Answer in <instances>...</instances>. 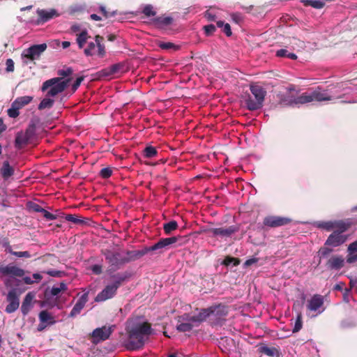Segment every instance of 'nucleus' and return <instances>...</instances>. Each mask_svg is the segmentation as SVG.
I'll use <instances>...</instances> for the list:
<instances>
[{
  "mask_svg": "<svg viewBox=\"0 0 357 357\" xmlns=\"http://www.w3.org/2000/svg\"><path fill=\"white\" fill-rule=\"evenodd\" d=\"M37 14L38 15V23L43 24L51 19L57 17L59 15L56 10L51 9L50 10H46L44 9H38Z\"/></svg>",
  "mask_w": 357,
  "mask_h": 357,
  "instance_id": "19",
  "label": "nucleus"
},
{
  "mask_svg": "<svg viewBox=\"0 0 357 357\" xmlns=\"http://www.w3.org/2000/svg\"><path fill=\"white\" fill-rule=\"evenodd\" d=\"M101 252L105 256L107 262L109 264V271H115L118 270L121 265L128 262V259L121 257L120 253L118 252L105 249L102 250Z\"/></svg>",
  "mask_w": 357,
  "mask_h": 357,
  "instance_id": "7",
  "label": "nucleus"
},
{
  "mask_svg": "<svg viewBox=\"0 0 357 357\" xmlns=\"http://www.w3.org/2000/svg\"><path fill=\"white\" fill-rule=\"evenodd\" d=\"M347 261L349 264H352L357 261V253L349 252V254L347 257Z\"/></svg>",
  "mask_w": 357,
  "mask_h": 357,
  "instance_id": "51",
  "label": "nucleus"
},
{
  "mask_svg": "<svg viewBox=\"0 0 357 357\" xmlns=\"http://www.w3.org/2000/svg\"><path fill=\"white\" fill-rule=\"evenodd\" d=\"M346 221L344 220H334V221H319L315 222V226L321 229L327 231H334L337 228L342 229V226Z\"/></svg>",
  "mask_w": 357,
  "mask_h": 357,
  "instance_id": "14",
  "label": "nucleus"
},
{
  "mask_svg": "<svg viewBox=\"0 0 357 357\" xmlns=\"http://www.w3.org/2000/svg\"><path fill=\"white\" fill-rule=\"evenodd\" d=\"M307 4L315 8H321L324 6V3L320 0H309Z\"/></svg>",
  "mask_w": 357,
  "mask_h": 357,
  "instance_id": "48",
  "label": "nucleus"
},
{
  "mask_svg": "<svg viewBox=\"0 0 357 357\" xmlns=\"http://www.w3.org/2000/svg\"><path fill=\"white\" fill-rule=\"evenodd\" d=\"M258 351L270 357H274L275 355H278L279 354V351L276 348L268 347L264 344H261L259 346Z\"/></svg>",
  "mask_w": 357,
  "mask_h": 357,
  "instance_id": "24",
  "label": "nucleus"
},
{
  "mask_svg": "<svg viewBox=\"0 0 357 357\" xmlns=\"http://www.w3.org/2000/svg\"><path fill=\"white\" fill-rule=\"evenodd\" d=\"M249 87L250 93L245 92L242 95L246 108L250 111L261 109L267 93L266 89L258 83H251Z\"/></svg>",
  "mask_w": 357,
  "mask_h": 357,
  "instance_id": "2",
  "label": "nucleus"
},
{
  "mask_svg": "<svg viewBox=\"0 0 357 357\" xmlns=\"http://www.w3.org/2000/svg\"><path fill=\"white\" fill-rule=\"evenodd\" d=\"M96 46H97L96 43H89L88 47L84 50V54L86 56L93 55V51L95 50Z\"/></svg>",
  "mask_w": 357,
  "mask_h": 357,
  "instance_id": "47",
  "label": "nucleus"
},
{
  "mask_svg": "<svg viewBox=\"0 0 357 357\" xmlns=\"http://www.w3.org/2000/svg\"><path fill=\"white\" fill-rule=\"evenodd\" d=\"M84 77L82 76L79 77H77L75 82L73 83L72 86V90L73 92H75L80 86L82 82L84 80Z\"/></svg>",
  "mask_w": 357,
  "mask_h": 357,
  "instance_id": "56",
  "label": "nucleus"
},
{
  "mask_svg": "<svg viewBox=\"0 0 357 357\" xmlns=\"http://www.w3.org/2000/svg\"><path fill=\"white\" fill-rule=\"evenodd\" d=\"M24 271L13 264L0 267V273L6 276L23 277Z\"/></svg>",
  "mask_w": 357,
  "mask_h": 357,
  "instance_id": "16",
  "label": "nucleus"
},
{
  "mask_svg": "<svg viewBox=\"0 0 357 357\" xmlns=\"http://www.w3.org/2000/svg\"><path fill=\"white\" fill-rule=\"evenodd\" d=\"M142 13L146 17L155 16L156 15V12L153 10V8L151 5L148 4L144 6L143 8Z\"/></svg>",
  "mask_w": 357,
  "mask_h": 357,
  "instance_id": "43",
  "label": "nucleus"
},
{
  "mask_svg": "<svg viewBox=\"0 0 357 357\" xmlns=\"http://www.w3.org/2000/svg\"><path fill=\"white\" fill-rule=\"evenodd\" d=\"M222 31L226 34L227 36H231L232 33L229 24L225 23V24L222 27Z\"/></svg>",
  "mask_w": 357,
  "mask_h": 357,
  "instance_id": "61",
  "label": "nucleus"
},
{
  "mask_svg": "<svg viewBox=\"0 0 357 357\" xmlns=\"http://www.w3.org/2000/svg\"><path fill=\"white\" fill-rule=\"evenodd\" d=\"M288 53H289V52H288L287 50L280 49L276 52L275 55L278 57H287V58Z\"/></svg>",
  "mask_w": 357,
  "mask_h": 357,
  "instance_id": "59",
  "label": "nucleus"
},
{
  "mask_svg": "<svg viewBox=\"0 0 357 357\" xmlns=\"http://www.w3.org/2000/svg\"><path fill=\"white\" fill-rule=\"evenodd\" d=\"M313 101L312 93L310 94H307L306 93H303L300 96L297 97L294 102L295 104H305L307 102H310Z\"/></svg>",
  "mask_w": 357,
  "mask_h": 357,
  "instance_id": "30",
  "label": "nucleus"
},
{
  "mask_svg": "<svg viewBox=\"0 0 357 357\" xmlns=\"http://www.w3.org/2000/svg\"><path fill=\"white\" fill-rule=\"evenodd\" d=\"M211 316H214L218 323L221 324L228 314L227 307L222 305H213L210 307Z\"/></svg>",
  "mask_w": 357,
  "mask_h": 357,
  "instance_id": "17",
  "label": "nucleus"
},
{
  "mask_svg": "<svg viewBox=\"0 0 357 357\" xmlns=\"http://www.w3.org/2000/svg\"><path fill=\"white\" fill-rule=\"evenodd\" d=\"M303 326L302 314L298 313L296 319L294 327L292 330L294 333L298 332Z\"/></svg>",
  "mask_w": 357,
  "mask_h": 357,
  "instance_id": "41",
  "label": "nucleus"
},
{
  "mask_svg": "<svg viewBox=\"0 0 357 357\" xmlns=\"http://www.w3.org/2000/svg\"><path fill=\"white\" fill-rule=\"evenodd\" d=\"M20 292L15 288L10 290L6 296V301L8 303L6 307L5 311L8 314L15 312L20 306Z\"/></svg>",
  "mask_w": 357,
  "mask_h": 357,
  "instance_id": "9",
  "label": "nucleus"
},
{
  "mask_svg": "<svg viewBox=\"0 0 357 357\" xmlns=\"http://www.w3.org/2000/svg\"><path fill=\"white\" fill-rule=\"evenodd\" d=\"M113 279V283L107 285L95 298L96 302L105 301L107 299L113 298L117 291V289L121 286L126 280L127 275L123 273H116L111 276Z\"/></svg>",
  "mask_w": 357,
  "mask_h": 357,
  "instance_id": "3",
  "label": "nucleus"
},
{
  "mask_svg": "<svg viewBox=\"0 0 357 357\" xmlns=\"http://www.w3.org/2000/svg\"><path fill=\"white\" fill-rule=\"evenodd\" d=\"M73 73V69L71 68H68L66 70H59L58 71V75L62 76L63 77H68Z\"/></svg>",
  "mask_w": 357,
  "mask_h": 357,
  "instance_id": "55",
  "label": "nucleus"
},
{
  "mask_svg": "<svg viewBox=\"0 0 357 357\" xmlns=\"http://www.w3.org/2000/svg\"><path fill=\"white\" fill-rule=\"evenodd\" d=\"M173 19L171 17H158L153 19V22L157 25H169Z\"/></svg>",
  "mask_w": 357,
  "mask_h": 357,
  "instance_id": "34",
  "label": "nucleus"
},
{
  "mask_svg": "<svg viewBox=\"0 0 357 357\" xmlns=\"http://www.w3.org/2000/svg\"><path fill=\"white\" fill-rule=\"evenodd\" d=\"M54 102V101L52 99L44 98L43 100H41V102L38 105V108L39 110H43V109H47V108L50 109V108L52 107Z\"/></svg>",
  "mask_w": 357,
  "mask_h": 357,
  "instance_id": "36",
  "label": "nucleus"
},
{
  "mask_svg": "<svg viewBox=\"0 0 357 357\" xmlns=\"http://www.w3.org/2000/svg\"><path fill=\"white\" fill-rule=\"evenodd\" d=\"M193 328V325L190 323H181L176 326L178 331L181 332L190 331Z\"/></svg>",
  "mask_w": 357,
  "mask_h": 357,
  "instance_id": "42",
  "label": "nucleus"
},
{
  "mask_svg": "<svg viewBox=\"0 0 357 357\" xmlns=\"http://www.w3.org/2000/svg\"><path fill=\"white\" fill-rule=\"evenodd\" d=\"M46 49L47 45L45 43L34 45L25 50L22 56L30 61H34L38 59Z\"/></svg>",
  "mask_w": 357,
  "mask_h": 357,
  "instance_id": "10",
  "label": "nucleus"
},
{
  "mask_svg": "<svg viewBox=\"0 0 357 357\" xmlns=\"http://www.w3.org/2000/svg\"><path fill=\"white\" fill-rule=\"evenodd\" d=\"M91 270L93 273L96 275H100L102 272V266L98 264H95L92 266Z\"/></svg>",
  "mask_w": 357,
  "mask_h": 357,
  "instance_id": "60",
  "label": "nucleus"
},
{
  "mask_svg": "<svg viewBox=\"0 0 357 357\" xmlns=\"http://www.w3.org/2000/svg\"><path fill=\"white\" fill-rule=\"evenodd\" d=\"M231 264H233L234 266H238L240 264V260L238 258L227 256L222 262V264L226 266H228Z\"/></svg>",
  "mask_w": 357,
  "mask_h": 357,
  "instance_id": "38",
  "label": "nucleus"
},
{
  "mask_svg": "<svg viewBox=\"0 0 357 357\" xmlns=\"http://www.w3.org/2000/svg\"><path fill=\"white\" fill-rule=\"evenodd\" d=\"M42 213L43 214L44 218H45L48 220H53L56 219V215L50 213L45 209H44Z\"/></svg>",
  "mask_w": 357,
  "mask_h": 357,
  "instance_id": "58",
  "label": "nucleus"
},
{
  "mask_svg": "<svg viewBox=\"0 0 357 357\" xmlns=\"http://www.w3.org/2000/svg\"><path fill=\"white\" fill-rule=\"evenodd\" d=\"M0 172L3 179L6 180L13 175L14 169L10 165L8 161H4Z\"/></svg>",
  "mask_w": 357,
  "mask_h": 357,
  "instance_id": "25",
  "label": "nucleus"
},
{
  "mask_svg": "<svg viewBox=\"0 0 357 357\" xmlns=\"http://www.w3.org/2000/svg\"><path fill=\"white\" fill-rule=\"evenodd\" d=\"M178 228V223L175 220H172L163 225V229L167 235H169L173 231Z\"/></svg>",
  "mask_w": 357,
  "mask_h": 357,
  "instance_id": "31",
  "label": "nucleus"
},
{
  "mask_svg": "<svg viewBox=\"0 0 357 357\" xmlns=\"http://www.w3.org/2000/svg\"><path fill=\"white\" fill-rule=\"evenodd\" d=\"M36 124L31 123L24 133L29 139H31L36 134Z\"/></svg>",
  "mask_w": 357,
  "mask_h": 357,
  "instance_id": "39",
  "label": "nucleus"
},
{
  "mask_svg": "<svg viewBox=\"0 0 357 357\" xmlns=\"http://www.w3.org/2000/svg\"><path fill=\"white\" fill-rule=\"evenodd\" d=\"M71 78H67L62 80V77H54L43 82L41 90L45 91L50 87L47 91V96H55L63 92L67 88Z\"/></svg>",
  "mask_w": 357,
  "mask_h": 357,
  "instance_id": "4",
  "label": "nucleus"
},
{
  "mask_svg": "<svg viewBox=\"0 0 357 357\" xmlns=\"http://www.w3.org/2000/svg\"><path fill=\"white\" fill-rule=\"evenodd\" d=\"M351 222L349 221L345 222L342 225V229L337 228L328 236L324 245L331 247H338L344 244L347 240V235L344 233L351 227Z\"/></svg>",
  "mask_w": 357,
  "mask_h": 357,
  "instance_id": "5",
  "label": "nucleus"
},
{
  "mask_svg": "<svg viewBox=\"0 0 357 357\" xmlns=\"http://www.w3.org/2000/svg\"><path fill=\"white\" fill-rule=\"evenodd\" d=\"M324 298L320 294H314L307 301V308L310 311L321 313L325 310Z\"/></svg>",
  "mask_w": 357,
  "mask_h": 357,
  "instance_id": "13",
  "label": "nucleus"
},
{
  "mask_svg": "<svg viewBox=\"0 0 357 357\" xmlns=\"http://www.w3.org/2000/svg\"><path fill=\"white\" fill-rule=\"evenodd\" d=\"M6 70L8 73L14 71V61L12 59H8L6 61Z\"/></svg>",
  "mask_w": 357,
  "mask_h": 357,
  "instance_id": "50",
  "label": "nucleus"
},
{
  "mask_svg": "<svg viewBox=\"0 0 357 357\" xmlns=\"http://www.w3.org/2000/svg\"><path fill=\"white\" fill-rule=\"evenodd\" d=\"M291 222V220L289 218L268 215L264 218L263 225L268 227L275 228L287 225Z\"/></svg>",
  "mask_w": 357,
  "mask_h": 357,
  "instance_id": "12",
  "label": "nucleus"
},
{
  "mask_svg": "<svg viewBox=\"0 0 357 357\" xmlns=\"http://www.w3.org/2000/svg\"><path fill=\"white\" fill-rule=\"evenodd\" d=\"M65 219L68 221L71 222L77 225H82L84 223V221L82 219H80L79 217L72 215V214H68L66 215Z\"/></svg>",
  "mask_w": 357,
  "mask_h": 357,
  "instance_id": "40",
  "label": "nucleus"
},
{
  "mask_svg": "<svg viewBox=\"0 0 357 357\" xmlns=\"http://www.w3.org/2000/svg\"><path fill=\"white\" fill-rule=\"evenodd\" d=\"M98 49V55L100 56H103L105 54V46L102 43H98L96 45Z\"/></svg>",
  "mask_w": 357,
  "mask_h": 357,
  "instance_id": "63",
  "label": "nucleus"
},
{
  "mask_svg": "<svg viewBox=\"0 0 357 357\" xmlns=\"http://www.w3.org/2000/svg\"><path fill=\"white\" fill-rule=\"evenodd\" d=\"M144 156L147 158H153L157 156L158 151L152 146H146L143 151Z\"/></svg>",
  "mask_w": 357,
  "mask_h": 357,
  "instance_id": "32",
  "label": "nucleus"
},
{
  "mask_svg": "<svg viewBox=\"0 0 357 357\" xmlns=\"http://www.w3.org/2000/svg\"><path fill=\"white\" fill-rule=\"evenodd\" d=\"M121 67L122 66L119 63L112 65L109 68V73H107V75H112L116 73Z\"/></svg>",
  "mask_w": 357,
  "mask_h": 357,
  "instance_id": "53",
  "label": "nucleus"
},
{
  "mask_svg": "<svg viewBox=\"0 0 357 357\" xmlns=\"http://www.w3.org/2000/svg\"><path fill=\"white\" fill-rule=\"evenodd\" d=\"M29 140L30 139L23 132H18L15 139V147L21 149L24 145L27 144Z\"/></svg>",
  "mask_w": 357,
  "mask_h": 357,
  "instance_id": "26",
  "label": "nucleus"
},
{
  "mask_svg": "<svg viewBox=\"0 0 357 357\" xmlns=\"http://www.w3.org/2000/svg\"><path fill=\"white\" fill-rule=\"evenodd\" d=\"M77 43L78 44L79 48H83L84 45L86 43L88 38H91L88 35V32L86 30L82 31L81 33L77 35Z\"/></svg>",
  "mask_w": 357,
  "mask_h": 357,
  "instance_id": "29",
  "label": "nucleus"
},
{
  "mask_svg": "<svg viewBox=\"0 0 357 357\" xmlns=\"http://www.w3.org/2000/svg\"><path fill=\"white\" fill-rule=\"evenodd\" d=\"M11 254L17 257H26L29 258L31 257L30 253L28 251H23V252H16V251H12Z\"/></svg>",
  "mask_w": 357,
  "mask_h": 357,
  "instance_id": "52",
  "label": "nucleus"
},
{
  "mask_svg": "<svg viewBox=\"0 0 357 357\" xmlns=\"http://www.w3.org/2000/svg\"><path fill=\"white\" fill-rule=\"evenodd\" d=\"M33 96H24L17 98L13 102L16 105L18 108H22L25 105H27L33 100Z\"/></svg>",
  "mask_w": 357,
  "mask_h": 357,
  "instance_id": "27",
  "label": "nucleus"
},
{
  "mask_svg": "<svg viewBox=\"0 0 357 357\" xmlns=\"http://www.w3.org/2000/svg\"><path fill=\"white\" fill-rule=\"evenodd\" d=\"M348 252L357 253V242L354 241L351 243L348 247Z\"/></svg>",
  "mask_w": 357,
  "mask_h": 357,
  "instance_id": "64",
  "label": "nucleus"
},
{
  "mask_svg": "<svg viewBox=\"0 0 357 357\" xmlns=\"http://www.w3.org/2000/svg\"><path fill=\"white\" fill-rule=\"evenodd\" d=\"M115 326H104L101 328H97L93 331L91 336L93 339V342H99L105 341L110 337Z\"/></svg>",
  "mask_w": 357,
  "mask_h": 357,
  "instance_id": "11",
  "label": "nucleus"
},
{
  "mask_svg": "<svg viewBox=\"0 0 357 357\" xmlns=\"http://www.w3.org/2000/svg\"><path fill=\"white\" fill-rule=\"evenodd\" d=\"M158 47L165 50L176 51L179 50L180 47L171 42H160Z\"/></svg>",
  "mask_w": 357,
  "mask_h": 357,
  "instance_id": "33",
  "label": "nucleus"
},
{
  "mask_svg": "<svg viewBox=\"0 0 357 357\" xmlns=\"http://www.w3.org/2000/svg\"><path fill=\"white\" fill-rule=\"evenodd\" d=\"M211 316L210 307L202 309L198 314L192 316L189 318V321L195 323H201Z\"/></svg>",
  "mask_w": 357,
  "mask_h": 357,
  "instance_id": "21",
  "label": "nucleus"
},
{
  "mask_svg": "<svg viewBox=\"0 0 357 357\" xmlns=\"http://www.w3.org/2000/svg\"><path fill=\"white\" fill-rule=\"evenodd\" d=\"M35 298L33 292H29L24 297L22 305L21 311L23 315H26L33 307V301Z\"/></svg>",
  "mask_w": 357,
  "mask_h": 357,
  "instance_id": "20",
  "label": "nucleus"
},
{
  "mask_svg": "<svg viewBox=\"0 0 357 357\" xmlns=\"http://www.w3.org/2000/svg\"><path fill=\"white\" fill-rule=\"evenodd\" d=\"M89 291L84 292L77 300V303L73 307L70 311L68 317H75L78 315L82 309L84 307L86 303L89 301Z\"/></svg>",
  "mask_w": 357,
  "mask_h": 357,
  "instance_id": "15",
  "label": "nucleus"
},
{
  "mask_svg": "<svg viewBox=\"0 0 357 357\" xmlns=\"http://www.w3.org/2000/svg\"><path fill=\"white\" fill-rule=\"evenodd\" d=\"M313 101L321 102L331 100V97L326 93L314 91L312 93Z\"/></svg>",
  "mask_w": 357,
  "mask_h": 357,
  "instance_id": "28",
  "label": "nucleus"
},
{
  "mask_svg": "<svg viewBox=\"0 0 357 357\" xmlns=\"http://www.w3.org/2000/svg\"><path fill=\"white\" fill-rule=\"evenodd\" d=\"M326 246L327 245H325L324 247L321 248L319 250V254L321 258L327 257L330 253L333 252L331 248H329Z\"/></svg>",
  "mask_w": 357,
  "mask_h": 357,
  "instance_id": "46",
  "label": "nucleus"
},
{
  "mask_svg": "<svg viewBox=\"0 0 357 357\" xmlns=\"http://www.w3.org/2000/svg\"><path fill=\"white\" fill-rule=\"evenodd\" d=\"M128 336L126 347L130 351L143 348L145 342L152 333L151 325L147 321L130 324L126 327Z\"/></svg>",
  "mask_w": 357,
  "mask_h": 357,
  "instance_id": "1",
  "label": "nucleus"
},
{
  "mask_svg": "<svg viewBox=\"0 0 357 357\" xmlns=\"http://www.w3.org/2000/svg\"><path fill=\"white\" fill-rule=\"evenodd\" d=\"M34 280H33L30 277L26 276L23 278V281L26 284H32L34 282H39L42 279L43 276L40 273H33L32 275Z\"/></svg>",
  "mask_w": 357,
  "mask_h": 357,
  "instance_id": "35",
  "label": "nucleus"
},
{
  "mask_svg": "<svg viewBox=\"0 0 357 357\" xmlns=\"http://www.w3.org/2000/svg\"><path fill=\"white\" fill-rule=\"evenodd\" d=\"M204 17L208 20V21H211V22H214L215 21V19H216V16L215 15L210 13L208 10L206 11L204 13Z\"/></svg>",
  "mask_w": 357,
  "mask_h": 357,
  "instance_id": "62",
  "label": "nucleus"
},
{
  "mask_svg": "<svg viewBox=\"0 0 357 357\" xmlns=\"http://www.w3.org/2000/svg\"><path fill=\"white\" fill-rule=\"evenodd\" d=\"M185 236H177L169 238H160L156 243L150 246L151 251L160 250L167 249L174 245V247L181 246L185 243Z\"/></svg>",
  "mask_w": 357,
  "mask_h": 357,
  "instance_id": "6",
  "label": "nucleus"
},
{
  "mask_svg": "<svg viewBox=\"0 0 357 357\" xmlns=\"http://www.w3.org/2000/svg\"><path fill=\"white\" fill-rule=\"evenodd\" d=\"M100 10L105 17L108 18L112 16H114L116 15V11H113L112 13H109L106 10L104 6H100Z\"/></svg>",
  "mask_w": 357,
  "mask_h": 357,
  "instance_id": "57",
  "label": "nucleus"
},
{
  "mask_svg": "<svg viewBox=\"0 0 357 357\" xmlns=\"http://www.w3.org/2000/svg\"><path fill=\"white\" fill-rule=\"evenodd\" d=\"M20 108H18L16 105H15V103L12 102L11 107L7 111L8 115L11 118H16L20 115Z\"/></svg>",
  "mask_w": 357,
  "mask_h": 357,
  "instance_id": "37",
  "label": "nucleus"
},
{
  "mask_svg": "<svg viewBox=\"0 0 357 357\" xmlns=\"http://www.w3.org/2000/svg\"><path fill=\"white\" fill-rule=\"evenodd\" d=\"M204 30L205 31V34L207 36H211L213 34V33L216 30V27L214 24H208V25H206L204 26Z\"/></svg>",
  "mask_w": 357,
  "mask_h": 357,
  "instance_id": "45",
  "label": "nucleus"
},
{
  "mask_svg": "<svg viewBox=\"0 0 357 357\" xmlns=\"http://www.w3.org/2000/svg\"><path fill=\"white\" fill-rule=\"evenodd\" d=\"M45 273L52 277L61 278L64 275V273L63 271L56 270H49Z\"/></svg>",
  "mask_w": 357,
  "mask_h": 357,
  "instance_id": "49",
  "label": "nucleus"
},
{
  "mask_svg": "<svg viewBox=\"0 0 357 357\" xmlns=\"http://www.w3.org/2000/svg\"><path fill=\"white\" fill-rule=\"evenodd\" d=\"M151 252V247H145L141 250H133V251H128L127 255L128 256V261L130 260H136L144 255H146L148 252Z\"/></svg>",
  "mask_w": 357,
  "mask_h": 357,
  "instance_id": "22",
  "label": "nucleus"
},
{
  "mask_svg": "<svg viewBox=\"0 0 357 357\" xmlns=\"http://www.w3.org/2000/svg\"><path fill=\"white\" fill-rule=\"evenodd\" d=\"M29 208L35 212L43 213L44 208L36 203H30Z\"/></svg>",
  "mask_w": 357,
  "mask_h": 357,
  "instance_id": "54",
  "label": "nucleus"
},
{
  "mask_svg": "<svg viewBox=\"0 0 357 357\" xmlns=\"http://www.w3.org/2000/svg\"><path fill=\"white\" fill-rule=\"evenodd\" d=\"M112 170L109 167L102 168L100 172V176L102 178H108L112 176Z\"/></svg>",
  "mask_w": 357,
  "mask_h": 357,
  "instance_id": "44",
  "label": "nucleus"
},
{
  "mask_svg": "<svg viewBox=\"0 0 357 357\" xmlns=\"http://www.w3.org/2000/svg\"><path fill=\"white\" fill-rule=\"evenodd\" d=\"M326 266L330 270H340L344 266V259L341 255H333L327 261Z\"/></svg>",
  "mask_w": 357,
  "mask_h": 357,
  "instance_id": "18",
  "label": "nucleus"
},
{
  "mask_svg": "<svg viewBox=\"0 0 357 357\" xmlns=\"http://www.w3.org/2000/svg\"><path fill=\"white\" fill-rule=\"evenodd\" d=\"M238 230L239 227L238 226L231 225L228 227H206L203 229V231L211 234V236L213 237L220 236L221 238H229Z\"/></svg>",
  "mask_w": 357,
  "mask_h": 357,
  "instance_id": "8",
  "label": "nucleus"
},
{
  "mask_svg": "<svg viewBox=\"0 0 357 357\" xmlns=\"http://www.w3.org/2000/svg\"><path fill=\"white\" fill-rule=\"evenodd\" d=\"M39 321L46 323L47 325H53L56 323L54 317L47 310H42L38 314Z\"/></svg>",
  "mask_w": 357,
  "mask_h": 357,
  "instance_id": "23",
  "label": "nucleus"
}]
</instances>
